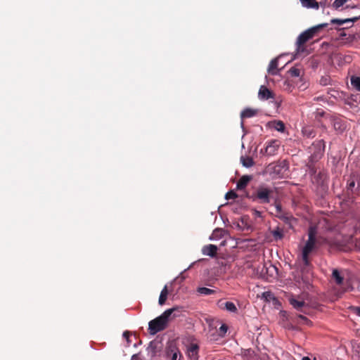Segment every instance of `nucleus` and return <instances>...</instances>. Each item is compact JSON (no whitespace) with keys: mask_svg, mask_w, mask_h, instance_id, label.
I'll use <instances>...</instances> for the list:
<instances>
[{"mask_svg":"<svg viewBox=\"0 0 360 360\" xmlns=\"http://www.w3.org/2000/svg\"><path fill=\"white\" fill-rule=\"evenodd\" d=\"M181 312V308L178 307L167 309L160 316L148 323L149 333L155 335L158 332L164 330L172 320L180 316Z\"/></svg>","mask_w":360,"mask_h":360,"instance_id":"nucleus-1","label":"nucleus"},{"mask_svg":"<svg viewBox=\"0 0 360 360\" xmlns=\"http://www.w3.org/2000/svg\"><path fill=\"white\" fill-rule=\"evenodd\" d=\"M328 25V23H321L302 32L297 39V51H304V44L307 43L309 40L311 39L321 30L326 27Z\"/></svg>","mask_w":360,"mask_h":360,"instance_id":"nucleus-2","label":"nucleus"},{"mask_svg":"<svg viewBox=\"0 0 360 360\" xmlns=\"http://www.w3.org/2000/svg\"><path fill=\"white\" fill-rule=\"evenodd\" d=\"M308 240L302 249V258L305 266H309L310 261L309 259V254L315 249L316 247V231L314 228L310 227L308 233Z\"/></svg>","mask_w":360,"mask_h":360,"instance_id":"nucleus-3","label":"nucleus"},{"mask_svg":"<svg viewBox=\"0 0 360 360\" xmlns=\"http://www.w3.org/2000/svg\"><path fill=\"white\" fill-rule=\"evenodd\" d=\"M346 193L349 198L360 195V174L353 173L347 179Z\"/></svg>","mask_w":360,"mask_h":360,"instance_id":"nucleus-4","label":"nucleus"},{"mask_svg":"<svg viewBox=\"0 0 360 360\" xmlns=\"http://www.w3.org/2000/svg\"><path fill=\"white\" fill-rule=\"evenodd\" d=\"M273 193V189L265 186H259L251 196L253 201L259 203H269L271 200V196Z\"/></svg>","mask_w":360,"mask_h":360,"instance_id":"nucleus-5","label":"nucleus"},{"mask_svg":"<svg viewBox=\"0 0 360 360\" xmlns=\"http://www.w3.org/2000/svg\"><path fill=\"white\" fill-rule=\"evenodd\" d=\"M274 207L276 209V216L283 220L286 224H288L291 226V221L295 220L292 214L285 212L283 210L282 205L280 202L276 200L274 202Z\"/></svg>","mask_w":360,"mask_h":360,"instance_id":"nucleus-6","label":"nucleus"},{"mask_svg":"<svg viewBox=\"0 0 360 360\" xmlns=\"http://www.w3.org/2000/svg\"><path fill=\"white\" fill-rule=\"evenodd\" d=\"M288 300L290 304L299 311L307 314L309 310L308 304L300 297H290Z\"/></svg>","mask_w":360,"mask_h":360,"instance_id":"nucleus-7","label":"nucleus"},{"mask_svg":"<svg viewBox=\"0 0 360 360\" xmlns=\"http://www.w3.org/2000/svg\"><path fill=\"white\" fill-rule=\"evenodd\" d=\"M165 355L169 360H181V357L179 349L174 344H170L166 347Z\"/></svg>","mask_w":360,"mask_h":360,"instance_id":"nucleus-8","label":"nucleus"},{"mask_svg":"<svg viewBox=\"0 0 360 360\" xmlns=\"http://www.w3.org/2000/svg\"><path fill=\"white\" fill-rule=\"evenodd\" d=\"M311 150L314 149L315 151L311 155L312 160H318L321 158L324 151V143L323 141H319L317 143H313Z\"/></svg>","mask_w":360,"mask_h":360,"instance_id":"nucleus-9","label":"nucleus"},{"mask_svg":"<svg viewBox=\"0 0 360 360\" xmlns=\"http://www.w3.org/2000/svg\"><path fill=\"white\" fill-rule=\"evenodd\" d=\"M258 98L260 100L265 101L269 98H274V94L272 91L269 89L266 86L262 85L260 86L258 92Z\"/></svg>","mask_w":360,"mask_h":360,"instance_id":"nucleus-10","label":"nucleus"},{"mask_svg":"<svg viewBox=\"0 0 360 360\" xmlns=\"http://www.w3.org/2000/svg\"><path fill=\"white\" fill-rule=\"evenodd\" d=\"M300 1L304 7L318 9L319 5L325 6L326 0H321L319 2L316 0H300Z\"/></svg>","mask_w":360,"mask_h":360,"instance_id":"nucleus-11","label":"nucleus"},{"mask_svg":"<svg viewBox=\"0 0 360 360\" xmlns=\"http://www.w3.org/2000/svg\"><path fill=\"white\" fill-rule=\"evenodd\" d=\"M279 148V143L277 140H271L266 143L265 153L268 155H274L276 153Z\"/></svg>","mask_w":360,"mask_h":360,"instance_id":"nucleus-12","label":"nucleus"},{"mask_svg":"<svg viewBox=\"0 0 360 360\" xmlns=\"http://www.w3.org/2000/svg\"><path fill=\"white\" fill-rule=\"evenodd\" d=\"M218 305L219 308L222 309H226L229 312L236 313L238 311L236 306L233 302H224L223 300H219L218 302Z\"/></svg>","mask_w":360,"mask_h":360,"instance_id":"nucleus-13","label":"nucleus"},{"mask_svg":"<svg viewBox=\"0 0 360 360\" xmlns=\"http://www.w3.org/2000/svg\"><path fill=\"white\" fill-rule=\"evenodd\" d=\"M199 347L195 344H191L187 349V354L191 360H198Z\"/></svg>","mask_w":360,"mask_h":360,"instance_id":"nucleus-14","label":"nucleus"},{"mask_svg":"<svg viewBox=\"0 0 360 360\" xmlns=\"http://www.w3.org/2000/svg\"><path fill=\"white\" fill-rule=\"evenodd\" d=\"M217 250L218 248L215 245L210 244L204 246L202 252L203 255L213 257L216 255Z\"/></svg>","mask_w":360,"mask_h":360,"instance_id":"nucleus-15","label":"nucleus"},{"mask_svg":"<svg viewBox=\"0 0 360 360\" xmlns=\"http://www.w3.org/2000/svg\"><path fill=\"white\" fill-rule=\"evenodd\" d=\"M252 176L249 175L243 176L237 182V188L238 190L244 189L248 186V183L252 180Z\"/></svg>","mask_w":360,"mask_h":360,"instance_id":"nucleus-16","label":"nucleus"},{"mask_svg":"<svg viewBox=\"0 0 360 360\" xmlns=\"http://www.w3.org/2000/svg\"><path fill=\"white\" fill-rule=\"evenodd\" d=\"M359 19H360V15L355 16V17L350 18H346V19L333 18L330 20V23L342 25L346 22H355L357 20H359Z\"/></svg>","mask_w":360,"mask_h":360,"instance_id":"nucleus-17","label":"nucleus"},{"mask_svg":"<svg viewBox=\"0 0 360 360\" xmlns=\"http://www.w3.org/2000/svg\"><path fill=\"white\" fill-rule=\"evenodd\" d=\"M278 58H276L271 60L269 67H268V72L269 74L271 75H276L278 73Z\"/></svg>","mask_w":360,"mask_h":360,"instance_id":"nucleus-18","label":"nucleus"},{"mask_svg":"<svg viewBox=\"0 0 360 360\" xmlns=\"http://www.w3.org/2000/svg\"><path fill=\"white\" fill-rule=\"evenodd\" d=\"M257 110L255 109L245 108L244 110L242 111L240 114V117L242 120L252 117L257 114Z\"/></svg>","mask_w":360,"mask_h":360,"instance_id":"nucleus-19","label":"nucleus"},{"mask_svg":"<svg viewBox=\"0 0 360 360\" xmlns=\"http://www.w3.org/2000/svg\"><path fill=\"white\" fill-rule=\"evenodd\" d=\"M167 295H168L167 286L165 285L163 288V289L162 290L160 297H159L158 302H159L160 305H163L165 303V302L167 299Z\"/></svg>","mask_w":360,"mask_h":360,"instance_id":"nucleus-20","label":"nucleus"},{"mask_svg":"<svg viewBox=\"0 0 360 360\" xmlns=\"http://www.w3.org/2000/svg\"><path fill=\"white\" fill-rule=\"evenodd\" d=\"M240 161L243 165L245 167H250L254 165V161L250 157H243L240 158Z\"/></svg>","mask_w":360,"mask_h":360,"instance_id":"nucleus-21","label":"nucleus"},{"mask_svg":"<svg viewBox=\"0 0 360 360\" xmlns=\"http://www.w3.org/2000/svg\"><path fill=\"white\" fill-rule=\"evenodd\" d=\"M333 278L335 281V283L338 285H340L343 282V277L341 276L339 271L338 269H334L332 274Z\"/></svg>","mask_w":360,"mask_h":360,"instance_id":"nucleus-22","label":"nucleus"},{"mask_svg":"<svg viewBox=\"0 0 360 360\" xmlns=\"http://www.w3.org/2000/svg\"><path fill=\"white\" fill-rule=\"evenodd\" d=\"M271 233L272 236H274L276 240H281L284 236L283 230L281 229L279 227H277L276 229L272 231Z\"/></svg>","mask_w":360,"mask_h":360,"instance_id":"nucleus-23","label":"nucleus"},{"mask_svg":"<svg viewBox=\"0 0 360 360\" xmlns=\"http://www.w3.org/2000/svg\"><path fill=\"white\" fill-rule=\"evenodd\" d=\"M197 292L201 295H210L214 294L215 290L205 287H200L197 289Z\"/></svg>","mask_w":360,"mask_h":360,"instance_id":"nucleus-24","label":"nucleus"},{"mask_svg":"<svg viewBox=\"0 0 360 360\" xmlns=\"http://www.w3.org/2000/svg\"><path fill=\"white\" fill-rule=\"evenodd\" d=\"M272 127L278 131L283 132L285 129V124L282 121L277 120L272 123Z\"/></svg>","mask_w":360,"mask_h":360,"instance_id":"nucleus-25","label":"nucleus"},{"mask_svg":"<svg viewBox=\"0 0 360 360\" xmlns=\"http://www.w3.org/2000/svg\"><path fill=\"white\" fill-rule=\"evenodd\" d=\"M351 84L352 86L358 91H360V77L352 76L351 77Z\"/></svg>","mask_w":360,"mask_h":360,"instance_id":"nucleus-26","label":"nucleus"},{"mask_svg":"<svg viewBox=\"0 0 360 360\" xmlns=\"http://www.w3.org/2000/svg\"><path fill=\"white\" fill-rule=\"evenodd\" d=\"M334 128L335 130L342 132L345 129V126L342 120H336L334 122Z\"/></svg>","mask_w":360,"mask_h":360,"instance_id":"nucleus-27","label":"nucleus"},{"mask_svg":"<svg viewBox=\"0 0 360 360\" xmlns=\"http://www.w3.org/2000/svg\"><path fill=\"white\" fill-rule=\"evenodd\" d=\"M262 297L267 302L275 300L274 295L271 291H266L262 293Z\"/></svg>","mask_w":360,"mask_h":360,"instance_id":"nucleus-28","label":"nucleus"},{"mask_svg":"<svg viewBox=\"0 0 360 360\" xmlns=\"http://www.w3.org/2000/svg\"><path fill=\"white\" fill-rule=\"evenodd\" d=\"M288 73L292 77H297L300 75V70L295 67H292L289 70Z\"/></svg>","mask_w":360,"mask_h":360,"instance_id":"nucleus-29","label":"nucleus"},{"mask_svg":"<svg viewBox=\"0 0 360 360\" xmlns=\"http://www.w3.org/2000/svg\"><path fill=\"white\" fill-rule=\"evenodd\" d=\"M349 0H335L333 4V6L335 9H338L340 7L342 6L345 3H347Z\"/></svg>","mask_w":360,"mask_h":360,"instance_id":"nucleus-30","label":"nucleus"},{"mask_svg":"<svg viewBox=\"0 0 360 360\" xmlns=\"http://www.w3.org/2000/svg\"><path fill=\"white\" fill-rule=\"evenodd\" d=\"M237 197H238V195L233 191H230L227 192L225 195V198L226 200H234Z\"/></svg>","mask_w":360,"mask_h":360,"instance_id":"nucleus-31","label":"nucleus"},{"mask_svg":"<svg viewBox=\"0 0 360 360\" xmlns=\"http://www.w3.org/2000/svg\"><path fill=\"white\" fill-rule=\"evenodd\" d=\"M245 356H249L250 360H256L255 352L252 349H248L245 352Z\"/></svg>","mask_w":360,"mask_h":360,"instance_id":"nucleus-32","label":"nucleus"},{"mask_svg":"<svg viewBox=\"0 0 360 360\" xmlns=\"http://www.w3.org/2000/svg\"><path fill=\"white\" fill-rule=\"evenodd\" d=\"M228 330V327L225 324H222L219 329V334L221 336H224Z\"/></svg>","mask_w":360,"mask_h":360,"instance_id":"nucleus-33","label":"nucleus"},{"mask_svg":"<svg viewBox=\"0 0 360 360\" xmlns=\"http://www.w3.org/2000/svg\"><path fill=\"white\" fill-rule=\"evenodd\" d=\"M297 318L300 319V320H302L303 321V323H304L307 325L311 323V322L306 316H304L302 314L298 315Z\"/></svg>","mask_w":360,"mask_h":360,"instance_id":"nucleus-34","label":"nucleus"},{"mask_svg":"<svg viewBox=\"0 0 360 360\" xmlns=\"http://www.w3.org/2000/svg\"><path fill=\"white\" fill-rule=\"evenodd\" d=\"M356 314L360 316V307H356Z\"/></svg>","mask_w":360,"mask_h":360,"instance_id":"nucleus-35","label":"nucleus"},{"mask_svg":"<svg viewBox=\"0 0 360 360\" xmlns=\"http://www.w3.org/2000/svg\"><path fill=\"white\" fill-rule=\"evenodd\" d=\"M123 336H124V337H126V338H128V336H129V332H127V331L124 332V333H123Z\"/></svg>","mask_w":360,"mask_h":360,"instance_id":"nucleus-36","label":"nucleus"},{"mask_svg":"<svg viewBox=\"0 0 360 360\" xmlns=\"http://www.w3.org/2000/svg\"><path fill=\"white\" fill-rule=\"evenodd\" d=\"M346 36H347V34H346L345 32H342V33L340 34V37H341L342 38H343V37H346Z\"/></svg>","mask_w":360,"mask_h":360,"instance_id":"nucleus-37","label":"nucleus"},{"mask_svg":"<svg viewBox=\"0 0 360 360\" xmlns=\"http://www.w3.org/2000/svg\"><path fill=\"white\" fill-rule=\"evenodd\" d=\"M255 214H256V215H257V216H261V213H260V212H259V211L255 210Z\"/></svg>","mask_w":360,"mask_h":360,"instance_id":"nucleus-38","label":"nucleus"},{"mask_svg":"<svg viewBox=\"0 0 360 360\" xmlns=\"http://www.w3.org/2000/svg\"><path fill=\"white\" fill-rule=\"evenodd\" d=\"M302 360H311V359L309 357H308V356H304V357L302 358Z\"/></svg>","mask_w":360,"mask_h":360,"instance_id":"nucleus-39","label":"nucleus"},{"mask_svg":"<svg viewBox=\"0 0 360 360\" xmlns=\"http://www.w3.org/2000/svg\"><path fill=\"white\" fill-rule=\"evenodd\" d=\"M349 38H351V39H350V40L352 41V40L354 39V36H351V35H349Z\"/></svg>","mask_w":360,"mask_h":360,"instance_id":"nucleus-40","label":"nucleus"},{"mask_svg":"<svg viewBox=\"0 0 360 360\" xmlns=\"http://www.w3.org/2000/svg\"><path fill=\"white\" fill-rule=\"evenodd\" d=\"M276 167H277V166H276V167H275V169H274V171H275V172H277V170H276Z\"/></svg>","mask_w":360,"mask_h":360,"instance_id":"nucleus-41","label":"nucleus"}]
</instances>
